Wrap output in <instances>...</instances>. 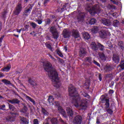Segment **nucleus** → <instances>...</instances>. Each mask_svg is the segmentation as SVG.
Here are the masks:
<instances>
[{
	"instance_id": "6e6d98bb",
	"label": "nucleus",
	"mask_w": 124,
	"mask_h": 124,
	"mask_svg": "<svg viewBox=\"0 0 124 124\" xmlns=\"http://www.w3.org/2000/svg\"><path fill=\"white\" fill-rule=\"evenodd\" d=\"M54 103H55V106H57V107H60V103H59V102H55Z\"/></svg>"
},
{
	"instance_id": "f257e3e1",
	"label": "nucleus",
	"mask_w": 124,
	"mask_h": 124,
	"mask_svg": "<svg viewBox=\"0 0 124 124\" xmlns=\"http://www.w3.org/2000/svg\"><path fill=\"white\" fill-rule=\"evenodd\" d=\"M69 94L73 99L72 102L76 107H81L82 109H85L87 108V104L89 100L86 98L81 99L79 96L78 92L76 91V88L70 84L68 89Z\"/></svg>"
},
{
	"instance_id": "5fc2aeb1",
	"label": "nucleus",
	"mask_w": 124,
	"mask_h": 124,
	"mask_svg": "<svg viewBox=\"0 0 124 124\" xmlns=\"http://www.w3.org/2000/svg\"><path fill=\"white\" fill-rule=\"evenodd\" d=\"M33 124H38V120L36 119H34Z\"/></svg>"
},
{
	"instance_id": "f704fd0d",
	"label": "nucleus",
	"mask_w": 124,
	"mask_h": 124,
	"mask_svg": "<svg viewBox=\"0 0 124 124\" xmlns=\"http://www.w3.org/2000/svg\"><path fill=\"white\" fill-rule=\"evenodd\" d=\"M41 112L45 116H48L49 115V112L43 108H42Z\"/></svg>"
},
{
	"instance_id": "6ab92c4d",
	"label": "nucleus",
	"mask_w": 124,
	"mask_h": 124,
	"mask_svg": "<svg viewBox=\"0 0 124 124\" xmlns=\"http://www.w3.org/2000/svg\"><path fill=\"white\" fill-rule=\"evenodd\" d=\"M20 120L22 122V124H29V121L28 119L24 117H20Z\"/></svg>"
},
{
	"instance_id": "6e6552de",
	"label": "nucleus",
	"mask_w": 124,
	"mask_h": 124,
	"mask_svg": "<svg viewBox=\"0 0 124 124\" xmlns=\"http://www.w3.org/2000/svg\"><path fill=\"white\" fill-rule=\"evenodd\" d=\"M62 35L64 38H68L71 35V32L67 29H64L62 31Z\"/></svg>"
},
{
	"instance_id": "a878e982",
	"label": "nucleus",
	"mask_w": 124,
	"mask_h": 124,
	"mask_svg": "<svg viewBox=\"0 0 124 124\" xmlns=\"http://www.w3.org/2000/svg\"><path fill=\"white\" fill-rule=\"evenodd\" d=\"M1 81L3 83H4V84H5V85H6V86H8V85H12V83H11V81L6 79H2Z\"/></svg>"
},
{
	"instance_id": "c9c22d12",
	"label": "nucleus",
	"mask_w": 124,
	"mask_h": 124,
	"mask_svg": "<svg viewBox=\"0 0 124 124\" xmlns=\"http://www.w3.org/2000/svg\"><path fill=\"white\" fill-rule=\"evenodd\" d=\"M97 47H98L100 51H104V48H105V47L103 45H101V44L98 43L97 44Z\"/></svg>"
},
{
	"instance_id": "473e14b6",
	"label": "nucleus",
	"mask_w": 124,
	"mask_h": 124,
	"mask_svg": "<svg viewBox=\"0 0 124 124\" xmlns=\"http://www.w3.org/2000/svg\"><path fill=\"white\" fill-rule=\"evenodd\" d=\"M49 31H50V32H51V33L52 34L58 31H57V29H56L55 27L52 26L49 29Z\"/></svg>"
},
{
	"instance_id": "2f4dec72",
	"label": "nucleus",
	"mask_w": 124,
	"mask_h": 124,
	"mask_svg": "<svg viewBox=\"0 0 124 124\" xmlns=\"http://www.w3.org/2000/svg\"><path fill=\"white\" fill-rule=\"evenodd\" d=\"M50 122L52 124H58V123H59V121L56 118H52L50 120Z\"/></svg>"
},
{
	"instance_id": "9d476101",
	"label": "nucleus",
	"mask_w": 124,
	"mask_h": 124,
	"mask_svg": "<svg viewBox=\"0 0 124 124\" xmlns=\"http://www.w3.org/2000/svg\"><path fill=\"white\" fill-rule=\"evenodd\" d=\"M28 82L32 87H36V86H37V84H36V81L35 80H33L32 78H28Z\"/></svg>"
},
{
	"instance_id": "c85d7f7f",
	"label": "nucleus",
	"mask_w": 124,
	"mask_h": 124,
	"mask_svg": "<svg viewBox=\"0 0 124 124\" xmlns=\"http://www.w3.org/2000/svg\"><path fill=\"white\" fill-rule=\"evenodd\" d=\"M113 27H115V28H118L120 26V21H119L118 20H115L113 21L112 24Z\"/></svg>"
},
{
	"instance_id": "774afa93",
	"label": "nucleus",
	"mask_w": 124,
	"mask_h": 124,
	"mask_svg": "<svg viewBox=\"0 0 124 124\" xmlns=\"http://www.w3.org/2000/svg\"><path fill=\"white\" fill-rule=\"evenodd\" d=\"M114 93V91L112 90H109V93Z\"/></svg>"
},
{
	"instance_id": "5701e85b",
	"label": "nucleus",
	"mask_w": 124,
	"mask_h": 124,
	"mask_svg": "<svg viewBox=\"0 0 124 124\" xmlns=\"http://www.w3.org/2000/svg\"><path fill=\"white\" fill-rule=\"evenodd\" d=\"M66 111L68 115L70 116V117H72V116H73V111H72L71 108L70 107L67 108Z\"/></svg>"
},
{
	"instance_id": "3c124183",
	"label": "nucleus",
	"mask_w": 124,
	"mask_h": 124,
	"mask_svg": "<svg viewBox=\"0 0 124 124\" xmlns=\"http://www.w3.org/2000/svg\"><path fill=\"white\" fill-rule=\"evenodd\" d=\"M49 57H50V58H51V59L53 61V62H57V60H56V59H55L54 57H53V56H52V55L49 54Z\"/></svg>"
},
{
	"instance_id": "680f3d73",
	"label": "nucleus",
	"mask_w": 124,
	"mask_h": 124,
	"mask_svg": "<svg viewBox=\"0 0 124 124\" xmlns=\"http://www.w3.org/2000/svg\"><path fill=\"white\" fill-rule=\"evenodd\" d=\"M48 1H50V0H45L44 2V4L48 3Z\"/></svg>"
},
{
	"instance_id": "9b49d317",
	"label": "nucleus",
	"mask_w": 124,
	"mask_h": 124,
	"mask_svg": "<svg viewBox=\"0 0 124 124\" xmlns=\"http://www.w3.org/2000/svg\"><path fill=\"white\" fill-rule=\"evenodd\" d=\"M112 60L114 62H115V63H116L117 64H118V63L120 62V57L118 55L114 54Z\"/></svg>"
},
{
	"instance_id": "69168bd1",
	"label": "nucleus",
	"mask_w": 124,
	"mask_h": 124,
	"mask_svg": "<svg viewBox=\"0 0 124 124\" xmlns=\"http://www.w3.org/2000/svg\"><path fill=\"white\" fill-rule=\"evenodd\" d=\"M96 124H100V122L98 118H97V119H96Z\"/></svg>"
},
{
	"instance_id": "8fccbe9b",
	"label": "nucleus",
	"mask_w": 124,
	"mask_h": 124,
	"mask_svg": "<svg viewBox=\"0 0 124 124\" xmlns=\"http://www.w3.org/2000/svg\"><path fill=\"white\" fill-rule=\"evenodd\" d=\"M118 67H120V68H121V69L124 70V63L119 65L118 66Z\"/></svg>"
},
{
	"instance_id": "4c0bfd02",
	"label": "nucleus",
	"mask_w": 124,
	"mask_h": 124,
	"mask_svg": "<svg viewBox=\"0 0 124 124\" xmlns=\"http://www.w3.org/2000/svg\"><path fill=\"white\" fill-rule=\"evenodd\" d=\"M46 48H48V49H49V50H50V51L53 52V48H52V46H51V45H50V44H49L48 43H46Z\"/></svg>"
},
{
	"instance_id": "58836bf2",
	"label": "nucleus",
	"mask_w": 124,
	"mask_h": 124,
	"mask_svg": "<svg viewBox=\"0 0 124 124\" xmlns=\"http://www.w3.org/2000/svg\"><path fill=\"white\" fill-rule=\"evenodd\" d=\"M45 25H50L51 24V19L50 18H46L45 19Z\"/></svg>"
},
{
	"instance_id": "bb28decb",
	"label": "nucleus",
	"mask_w": 124,
	"mask_h": 124,
	"mask_svg": "<svg viewBox=\"0 0 124 124\" xmlns=\"http://www.w3.org/2000/svg\"><path fill=\"white\" fill-rule=\"evenodd\" d=\"M83 37L85 40H89L91 38V36L88 32H85L83 34Z\"/></svg>"
},
{
	"instance_id": "4d7b16f0",
	"label": "nucleus",
	"mask_w": 124,
	"mask_h": 124,
	"mask_svg": "<svg viewBox=\"0 0 124 124\" xmlns=\"http://www.w3.org/2000/svg\"><path fill=\"white\" fill-rule=\"evenodd\" d=\"M36 22H37L39 25L42 24V21L41 20H36Z\"/></svg>"
},
{
	"instance_id": "1a4fd4ad",
	"label": "nucleus",
	"mask_w": 124,
	"mask_h": 124,
	"mask_svg": "<svg viewBox=\"0 0 124 124\" xmlns=\"http://www.w3.org/2000/svg\"><path fill=\"white\" fill-rule=\"evenodd\" d=\"M86 54H87V51H86V48L83 47H80L79 51V57H80V58L85 57V56H86Z\"/></svg>"
},
{
	"instance_id": "b1692460",
	"label": "nucleus",
	"mask_w": 124,
	"mask_h": 124,
	"mask_svg": "<svg viewBox=\"0 0 124 124\" xmlns=\"http://www.w3.org/2000/svg\"><path fill=\"white\" fill-rule=\"evenodd\" d=\"M28 110L29 108H28V107L24 105L22 109L20 110V112H21V113H23L24 114H26L27 112H28Z\"/></svg>"
},
{
	"instance_id": "49530a36",
	"label": "nucleus",
	"mask_w": 124,
	"mask_h": 124,
	"mask_svg": "<svg viewBox=\"0 0 124 124\" xmlns=\"http://www.w3.org/2000/svg\"><path fill=\"white\" fill-rule=\"evenodd\" d=\"M0 110H2L3 111H5V105H1L0 106Z\"/></svg>"
},
{
	"instance_id": "72a5a7b5",
	"label": "nucleus",
	"mask_w": 124,
	"mask_h": 124,
	"mask_svg": "<svg viewBox=\"0 0 124 124\" xmlns=\"http://www.w3.org/2000/svg\"><path fill=\"white\" fill-rule=\"evenodd\" d=\"M52 37L54 39H58L59 38V33H58V31L54 32L52 33Z\"/></svg>"
},
{
	"instance_id": "0e129e2a",
	"label": "nucleus",
	"mask_w": 124,
	"mask_h": 124,
	"mask_svg": "<svg viewBox=\"0 0 124 124\" xmlns=\"http://www.w3.org/2000/svg\"><path fill=\"white\" fill-rule=\"evenodd\" d=\"M99 79L100 81H102V78H101V74H99Z\"/></svg>"
},
{
	"instance_id": "cd10ccee",
	"label": "nucleus",
	"mask_w": 124,
	"mask_h": 124,
	"mask_svg": "<svg viewBox=\"0 0 124 124\" xmlns=\"http://www.w3.org/2000/svg\"><path fill=\"white\" fill-rule=\"evenodd\" d=\"M26 100H29V101H31V102H32L34 105H35V101L33 99L31 98V97L26 95L25 96Z\"/></svg>"
},
{
	"instance_id": "bf43d9fd",
	"label": "nucleus",
	"mask_w": 124,
	"mask_h": 124,
	"mask_svg": "<svg viewBox=\"0 0 124 124\" xmlns=\"http://www.w3.org/2000/svg\"><path fill=\"white\" fill-rule=\"evenodd\" d=\"M6 15V12H3L2 13V17H3V18H4V17H5V15Z\"/></svg>"
},
{
	"instance_id": "e433bc0d",
	"label": "nucleus",
	"mask_w": 124,
	"mask_h": 124,
	"mask_svg": "<svg viewBox=\"0 0 124 124\" xmlns=\"http://www.w3.org/2000/svg\"><path fill=\"white\" fill-rule=\"evenodd\" d=\"M81 93L82 94V95H83V96H84V97H87V98H88V99H90V95H89L88 94H87V93H86V92H81Z\"/></svg>"
},
{
	"instance_id": "7c9ffc66",
	"label": "nucleus",
	"mask_w": 124,
	"mask_h": 124,
	"mask_svg": "<svg viewBox=\"0 0 124 124\" xmlns=\"http://www.w3.org/2000/svg\"><path fill=\"white\" fill-rule=\"evenodd\" d=\"M91 31L93 33H97V32H98V28L96 26H94L92 28Z\"/></svg>"
},
{
	"instance_id": "4be33fe9",
	"label": "nucleus",
	"mask_w": 124,
	"mask_h": 124,
	"mask_svg": "<svg viewBox=\"0 0 124 124\" xmlns=\"http://www.w3.org/2000/svg\"><path fill=\"white\" fill-rule=\"evenodd\" d=\"M105 71L109 72V71H112L113 70V66L112 65H107L105 68Z\"/></svg>"
},
{
	"instance_id": "f8f14e48",
	"label": "nucleus",
	"mask_w": 124,
	"mask_h": 124,
	"mask_svg": "<svg viewBox=\"0 0 124 124\" xmlns=\"http://www.w3.org/2000/svg\"><path fill=\"white\" fill-rule=\"evenodd\" d=\"M99 35L101 38H106V36H107V33L106 31L101 30L99 32Z\"/></svg>"
},
{
	"instance_id": "13d9d810",
	"label": "nucleus",
	"mask_w": 124,
	"mask_h": 124,
	"mask_svg": "<svg viewBox=\"0 0 124 124\" xmlns=\"http://www.w3.org/2000/svg\"><path fill=\"white\" fill-rule=\"evenodd\" d=\"M67 4H68V3H65V4H64L63 5L62 9H64V8H65L66 7V6H67Z\"/></svg>"
},
{
	"instance_id": "0eeeda50",
	"label": "nucleus",
	"mask_w": 124,
	"mask_h": 124,
	"mask_svg": "<svg viewBox=\"0 0 124 124\" xmlns=\"http://www.w3.org/2000/svg\"><path fill=\"white\" fill-rule=\"evenodd\" d=\"M101 22L103 25H105V26H111L112 25V20L109 19H106L105 18H102L101 20Z\"/></svg>"
},
{
	"instance_id": "09e8293b",
	"label": "nucleus",
	"mask_w": 124,
	"mask_h": 124,
	"mask_svg": "<svg viewBox=\"0 0 124 124\" xmlns=\"http://www.w3.org/2000/svg\"><path fill=\"white\" fill-rule=\"evenodd\" d=\"M93 63H94V64L97 65V66L100 67V64H99V63H98L97 62L95 61V60H93Z\"/></svg>"
},
{
	"instance_id": "864d4df0",
	"label": "nucleus",
	"mask_w": 124,
	"mask_h": 124,
	"mask_svg": "<svg viewBox=\"0 0 124 124\" xmlns=\"http://www.w3.org/2000/svg\"><path fill=\"white\" fill-rule=\"evenodd\" d=\"M4 37V36H2L0 38V46L1 45V42H2V40H3Z\"/></svg>"
},
{
	"instance_id": "de8ad7c7",
	"label": "nucleus",
	"mask_w": 124,
	"mask_h": 124,
	"mask_svg": "<svg viewBox=\"0 0 124 124\" xmlns=\"http://www.w3.org/2000/svg\"><path fill=\"white\" fill-rule=\"evenodd\" d=\"M57 53L58 55H59V56L60 57H61V58H62L63 57L62 53V52L60 51V50L58 49L57 50Z\"/></svg>"
},
{
	"instance_id": "ea45409f",
	"label": "nucleus",
	"mask_w": 124,
	"mask_h": 124,
	"mask_svg": "<svg viewBox=\"0 0 124 124\" xmlns=\"http://www.w3.org/2000/svg\"><path fill=\"white\" fill-rule=\"evenodd\" d=\"M95 22H96V20L94 18H91V20L89 21V24L90 25H93L95 24Z\"/></svg>"
},
{
	"instance_id": "f3484780",
	"label": "nucleus",
	"mask_w": 124,
	"mask_h": 124,
	"mask_svg": "<svg viewBox=\"0 0 124 124\" xmlns=\"http://www.w3.org/2000/svg\"><path fill=\"white\" fill-rule=\"evenodd\" d=\"M31 9H32V8L31 7L30 8H26L25 9V11L23 13L24 15H25V16H28V15L29 14H30V13H31Z\"/></svg>"
},
{
	"instance_id": "412c9836",
	"label": "nucleus",
	"mask_w": 124,
	"mask_h": 124,
	"mask_svg": "<svg viewBox=\"0 0 124 124\" xmlns=\"http://www.w3.org/2000/svg\"><path fill=\"white\" fill-rule=\"evenodd\" d=\"M11 68V65L10 64H8L7 66H5V67H3L1 69V71H3L4 72L9 71V70H10Z\"/></svg>"
},
{
	"instance_id": "a18cd8bd",
	"label": "nucleus",
	"mask_w": 124,
	"mask_h": 124,
	"mask_svg": "<svg viewBox=\"0 0 124 124\" xmlns=\"http://www.w3.org/2000/svg\"><path fill=\"white\" fill-rule=\"evenodd\" d=\"M7 121H9L10 122H13V120H14V118L12 116H8L7 119Z\"/></svg>"
},
{
	"instance_id": "a211bd4d",
	"label": "nucleus",
	"mask_w": 124,
	"mask_h": 124,
	"mask_svg": "<svg viewBox=\"0 0 124 124\" xmlns=\"http://www.w3.org/2000/svg\"><path fill=\"white\" fill-rule=\"evenodd\" d=\"M98 55L100 59H101L102 61H103L104 62H105V61H106V56H105V55L104 54V53L102 52H99Z\"/></svg>"
},
{
	"instance_id": "052dcab7",
	"label": "nucleus",
	"mask_w": 124,
	"mask_h": 124,
	"mask_svg": "<svg viewBox=\"0 0 124 124\" xmlns=\"http://www.w3.org/2000/svg\"><path fill=\"white\" fill-rule=\"evenodd\" d=\"M2 77H4V75L2 73L0 72V78H2Z\"/></svg>"
},
{
	"instance_id": "79ce46f5",
	"label": "nucleus",
	"mask_w": 124,
	"mask_h": 124,
	"mask_svg": "<svg viewBox=\"0 0 124 124\" xmlns=\"http://www.w3.org/2000/svg\"><path fill=\"white\" fill-rule=\"evenodd\" d=\"M118 45L121 47V49L122 50H124V42L123 41H120L118 43Z\"/></svg>"
},
{
	"instance_id": "37998d69",
	"label": "nucleus",
	"mask_w": 124,
	"mask_h": 124,
	"mask_svg": "<svg viewBox=\"0 0 124 124\" xmlns=\"http://www.w3.org/2000/svg\"><path fill=\"white\" fill-rule=\"evenodd\" d=\"M85 62H90V63H92V58L91 57H86L85 59Z\"/></svg>"
},
{
	"instance_id": "7ed1b4c3",
	"label": "nucleus",
	"mask_w": 124,
	"mask_h": 124,
	"mask_svg": "<svg viewBox=\"0 0 124 124\" xmlns=\"http://www.w3.org/2000/svg\"><path fill=\"white\" fill-rule=\"evenodd\" d=\"M101 101L103 105H105V109L108 114L112 115L113 114V110L111 108H108L110 107V103H109V99H107L105 95H102L101 97Z\"/></svg>"
},
{
	"instance_id": "f03ea898",
	"label": "nucleus",
	"mask_w": 124,
	"mask_h": 124,
	"mask_svg": "<svg viewBox=\"0 0 124 124\" xmlns=\"http://www.w3.org/2000/svg\"><path fill=\"white\" fill-rule=\"evenodd\" d=\"M43 65L45 71L47 72L48 76L53 82V86L55 88H60L61 87V82L58 77V72L52 67L51 63L45 61L43 62Z\"/></svg>"
},
{
	"instance_id": "2eb2a0df",
	"label": "nucleus",
	"mask_w": 124,
	"mask_h": 124,
	"mask_svg": "<svg viewBox=\"0 0 124 124\" xmlns=\"http://www.w3.org/2000/svg\"><path fill=\"white\" fill-rule=\"evenodd\" d=\"M58 110L59 113H60V114H62V115L63 116V117H64L65 118L66 117V116H65V110L62 109V107L61 106L58 107Z\"/></svg>"
},
{
	"instance_id": "a19ab883",
	"label": "nucleus",
	"mask_w": 124,
	"mask_h": 124,
	"mask_svg": "<svg viewBox=\"0 0 124 124\" xmlns=\"http://www.w3.org/2000/svg\"><path fill=\"white\" fill-rule=\"evenodd\" d=\"M8 104L9 105V108L11 111H14V110H15V107H14V106L11 105L9 103H8Z\"/></svg>"
},
{
	"instance_id": "603ef678",
	"label": "nucleus",
	"mask_w": 124,
	"mask_h": 124,
	"mask_svg": "<svg viewBox=\"0 0 124 124\" xmlns=\"http://www.w3.org/2000/svg\"><path fill=\"white\" fill-rule=\"evenodd\" d=\"M58 62H60V63H63V60L60 58H58Z\"/></svg>"
},
{
	"instance_id": "423d86ee",
	"label": "nucleus",
	"mask_w": 124,
	"mask_h": 124,
	"mask_svg": "<svg viewBox=\"0 0 124 124\" xmlns=\"http://www.w3.org/2000/svg\"><path fill=\"white\" fill-rule=\"evenodd\" d=\"M22 8L23 7H22V4L18 3L14 10V15H19V14L21 13Z\"/></svg>"
},
{
	"instance_id": "393cba45",
	"label": "nucleus",
	"mask_w": 124,
	"mask_h": 124,
	"mask_svg": "<svg viewBox=\"0 0 124 124\" xmlns=\"http://www.w3.org/2000/svg\"><path fill=\"white\" fill-rule=\"evenodd\" d=\"M84 17L85 16L82 14H80L79 15L78 17V22H83L84 20Z\"/></svg>"
},
{
	"instance_id": "39448f33",
	"label": "nucleus",
	"mask_w": 124,
	"mask_h": 124,
	"mask_svg": "<svg viewBox=\"0 0 124 124\" xmlns=\"http://www.w3.org/2000/svg\"><path fill=\"white\" fill-rule=\"evenodd\" d=\"M83 121V117L81 115H76L74 117L73 121L74 124H82Z\"/></svg>"
},
{
	"instance_id": "ddd939ff",
	"label": "nucleus",
	"mask_w": 124,
	"mask_h": 124,
	"mask_svg": "<svg viewBox=\"0 0 124 124\" xmlns=\"http://www.w3.org/2000/svg\"><path fill=\"white\" fill-rule=\"evenodd\" d=\"M8 102L12 104H19L20 103V100L17 98H15L12 100H8Z\"/></svg>"
},
{
	"instance_id": "dca6fc26",
	"label": "nucleus",
	"mask_w": 124,
	"mask_h": 124,
	"mask_svg": "<svg viewBox=\"0 0 124 124\" xmlns=\"http://www.w3.org/2000/svg\"><path fill=\"white\" fill-rule=\"evenodd\" d=\"M58 110L59 113H60V114H62V115L63 116V117H64L65 118L66 117V116H65V110L62 109V107L61 106L58 107Z\"/></svg>"
},
{
	"instance_id": "4468645a",
	"label": "nucleus",
	"mask_w": 124,
	"mask_h": 124,
	"mask_svg": "<svg viewBox=\"0 0 124 124\" xmlns=\"http://www.w3.org/2000/svg\"><path fill=\"white\" fill-rule=\"evenodd\" d=\"M72 36L75 38H78V37H80V35L79 34V32L77 30H73Z\"/></svg>"
},
{
	"instance_id": "20e7f679",
	"label": "nucleus",
	"mask_w": 124,
	"mask_h": 124,
	"mask_svg": "<svg viewBox=\"0 0 124 124\" xmlns=\"http://www.w3.org/2000/svg\"><path fill=\"white\" fill-rule=\"evenodd\" d=\"M87 10H88L91 15H93L95 13H99L101 11L100 7H99V5L98 4L94 5L92 8L89 6Z\"/></svg>"
},
{
	"instance_id": "c756f323",
	"label": "nucleus",
	"mask_w": 124,
	"mask_h": 124,
	"mask_svg": "<svg viewBox=\"0 0 124 124\" xmlns=\"http://www.w3.org/2000/svg\"><path fill=\"white\" fill-rule=\"evenodd\" d=\"M48 101L50 105H53L54 104V98L52 96H49L48 97Z\"/></svg>"
},
{
	"instance_id": "c03bdc74",
	"label": "nucleus",
	"mask_w": 124,
	"mask_h": 124,
	"mask_svg": "<svg viewBox=\"0 0 124 124\" xmlns=\"http://www.w3.org/2000/svg\"><path fill=\"white\" fill-rule=\"evenodd\" d=\"M31 26L32 28L33 29H35L36 27H37V25L35 24L34 22H31L30 23Z\"/></svg>"
},
{
	"instance_id": "e2e57ef3",
	"label": "nucleus",
	"mask_w": 124,
	"mask_h": 124,
	"mask_svg": "<svg viewBox=\"0 0 124 124\" xmlns=\"http://www.w3.org/2000/svg\"><path fill=\"white\" fill-rule=\"evenodd\" d=\"M55 96H56V97H60L61 94L60 93H58L57 94H55Z\"/></svg>"
},
{
	"instance_id": "aec40b11",
	"label": "nucleus",
	"mask_w": 124,
	"mask_h": 124,
	"mask_svg": "<svg viewBox=\"0 0 124 124\" xmlns=\"http://www.w3.org/2000/svg\"><path fill=\"white\" fill-rule=\"evenodd\" d=\"M91 48L93 51H96L97 49H98V47L97 46V45H96V44L94 42H93L91 44Z\"/></svg>"
},
{
	"instance_id": "338daca9",
	"label": "nucleus",
	"mask_w": 124,
	"mask_h": 124,
	"mask_svg": "<svg viewBox=\"0 0 124 124\" xmlns=\"http://www.w3.org/2000/svg\"><path fill=\"white\" fill-rule=\"evenodd\" d=\"M64 49L65 52H66L67 51V46H65L64 47Z\"/></svg>"
}]
</instances>
